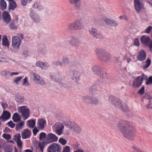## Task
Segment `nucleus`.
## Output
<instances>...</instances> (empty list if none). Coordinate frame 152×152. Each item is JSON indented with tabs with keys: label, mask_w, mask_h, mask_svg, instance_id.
<instances>
[{
	"label": "nucleus",
	"mask_w": 152,
	"mask_h": 152,
	"mask_svg": "<svg viewBox=\"0 0 152 152\" xmlns=\"http://www.w3.org/2000/svg\"><path fill=\"white\" fill-rule=\"evenodd\" d=\"M98 86L97 85H94L90 89V91L92 92H95L98 90Z\"/></svg>",
	"instance_id": "58836bf2"
},
{
	"label": "nucleus",
	"mask_w": 152,
	"mask_h": 152,
	"mask_svg": "<svg viewBox=\"0 0 152 152\" xmlns=\"http://www.w3.org/2000/svg\"><path fill=\"white\" fill-rule=\"evenodd\" d=\"M2 44L4 46H8L9 43L8 41V40L6 36H4L3 37L2 39Z\"/></svg>",
	"instance_id": "7c9ffc66"
},
{
	"label": "nucleus",
	"mask_w": 152,
	"mask_h": 152,
	"mask_svg": "<svg viewBox=\"0 0 152 152\" xmlns=\"http://www.w3.org/2000/svg\"><path fill=\"white\" fill-rule=\"evenodd\" d=\"M134 44L135 45L137 46H139V45L140 42L139 41V39L138 38H136L135 39L134 41Z\"/></svg>",
	"instance_id": "e2e57ef3"
},
{
	"label": "nucleus",
	"mask_w": 152,
	"mask_h": 152,
	"mask_svg": "<svg viewBox=\"0 0 152 152\" xmlns=\"http://www.w3.org/2000/svg\"><path fill=\"white\" fill-rule=\"evenodd\" d=\"M24 122L23 121H21L20 123L17 124L16 125L15 129L16 130H19L23 128Z\"/></svg>",
	"instance_id": "c9c22d12"
},
{
	"label": "nucleus",
	"mask_w": 152,
	"mask_h": 152,
	"mask_svg": "<svg viewBox=\"0 0 152 152\" xmlns=\"http://www.w3.org/2000/svg\"><path fill=\"white\" fill-rule=\"evenodd\" d=\"M9 60L4 57L0 56V62H8Z\"/></svg>",
	"instance_id": "49530a36"
},
{
	"label": "nucleus",
	"mask_w": 152,
	"mask_h": 152,
	"mask_svg": "<svg viewBox=\"0 0 152 152\" xmlns=\"http://www.w3.org/2000/svg\"><path fill=\"white\" fill-rule=\"evenodd\" d=\"M12 45L15 49L18 48L21 43L20 38L17 36L13 37L12 38Z\"/></svg>",
	"instance_id": "9b49d317"
},
{
	"label": "nucleus",
	"mask_w": 152,
	"mask_h": 152,
	"mask_svg": "<svg viewBox=\"0 0 152 152\" xmlns=\"http://www.w3.org/2000/svg\"><path fill=\"white\" fill-rule=\"evenodd\" d=\"M5 150L6 152H12V149L10 147L6 146L5 148Z\"/></svg>",
	"instance_id": "680f3d73"
},
{
	"label": "nucleus",
	"mask_w": 152,
	"mask_h": 152,
	"mask_svg": "<svg viewBox=\"0 0 152 152\" xmlns=\"http://www.w3.org/2000/svg\"><path fill=\"white\" fill-rule=\"evenodd\" d=\"M34 80L36 83L42 85L45 84L44 80L37 74L34 73Z\"/></svg>",
	"instance_id": "dca6fc26"
},
{
	"label": "nucleus",
	"mask_w": 152,
	"mask_h": 152,
	"mask_svg": "<svg viewBox=\"0 0 152 152\" xmlns=\"http://www.w3.org/2000/svg\"><path fill=\"white\" fill-rule=\"evenodd\" d=\"M22 77H17L14 80V82L16 84H18V82L22 78Z\"/></svg>",
	"instance_id": "5fc2aeb1"
},
{
	"label": "nucleus",
	"mask_w": 152,
	"mask_h": 152,
	"mask_svg": "<svg viewBox=\"0 0 152 152\" xmlns=\"http://www.w3.org/2000/svg\"><path fill=\"white\" fill-rule=\"evenodd\" d=\"M69 44L72 46L77 47L80 46L81 44L80 41L77 37H72L69 41Z\"/></svg>",
	"instance_id": "ddd939ff"
},
{
	"label": "nucleus",
	"mask_w": 152,
	"mask_h": 152,
	"mask_svg": "<svg viewBox=\"0 0 152 152\" xmlns=\"http://www.w3.org/2000/svg\"><path fill=\"white\" fill-rule=\"evenodd\" d=\"M28 77H26L23 80V82L22 83V84L23 85H25L27 86H28L30 85V84L27 81Z\"/></svg>",
	"instance_id": "c03bdc74"
},
{
	"label": "nucleus",
	"mask_w": 152,
	"mask_h": 152,
	"mask_svg": "<svg viewBox=\"0 0 152 152\" xmlns=\"http://www.w3.org/2000/svg\"><path fill=\"white\" fill-rule=\"evenodd\" d=\"M12 119L13 121L15 122H18L20 120V117L17 113H15L14 114L12 117Z\"/></svg>",
	"instance_id": "72a5a7b5"
},
{
	"label": "nucleus",
	"mask_w": 152,
	"mask_h": 152,
	"mask_svg": "<svg viewBox=\"0 0 152 152\" xmlns=\"http://www.w3.org/2000/svg\"><path fill=\"white\" fill-rule=\"evenodd\" d=\"M70 148L69 146H66L64 149L63 152H70Z\"/></svg>",
	"instance_id": "bf43d9fd"
},
{
	"label": "nucleus",
	"mask_w": 152,
	"mask_h": 152,
	"mask_svg": "<svg viewBox=\"0 0 152 152\" xmlns=\"http://www.w3.org/2000/svg\"><path fill=\"white\" fill-rule=\"evenodd\" d=\"M53 64H54V65H55V66H58L59 65H60V66L62 64L61 62L57 61L54 62L53 63Z\"/></svg>",
	"instance_id": "774afa93"
},
{
	"label": "nucleus",
	"mask_w": 152,
	"mask_h": 152,
	"mask_svg": "<svg viewBox=\"0 0 152 152\" xmlns=\"http://www.w3.org/2000/svg\"><path fill=\"white\" fill-rule=\"evenodd\" d=\"M50 142L47 141V140H45L44 141L40 142L38 145L39 147L42 152H43V149L45 146L48 144H49Z\"/></svg>",
	"instance_id": "c85d7f7f"
},
{
	"label": "nucleus",
	"mask_w": 152,
	"mask_h": 152,
	"mask_svg": "<svg viewBox=\"0 0 152 152\" xmlns=\"http://www.w3.org/2000/svg\"><path fill=\"white\" fill-rule=\"evenodd\" d=\"M88 31L91 35L97 39H101L103 38L102 33L95 28L92 27L89 29Z\"/></svg>",
	"instance_id": "6e6552de"
},
{
	"label": "nucleus",
	"mask_w": 152,
	"mask_h": 152,
	"mask_svg": "<svg viewBox=\"0 0 152 152\" xmlns=\"http://www.w3.org/2000/svg\"><path fill=\"white\" fill-rule=\"evenodd\" d=\"M64 128V126L61 124H59L57 125L56 129V133L58 135L63 133V130Z\"/></svg>",
	"instance_id": "4be33fe9"
},
{
	"label": "nucleus",
	"mask_w": 152,
	"mask_h": 152,
	"mask_svg": "<svg viewBox=\"0 0 152 152\" xmlns=\"http://www.w3.org/2000/svg\"><path fill=\"white\" fill-rule=\"evenodd\" d=\"M48 137L46 139V140H47L48 142H50V143L56 142L58 140V137L55 135L51 133L48 134Z\"/></svg>",
	"instance_id": "2eb2a0df"
},
{
	"label": "nucleus",
	"mask_w": 152,
	"mask_h": 152,
	"mask_svg": "<svg viewBox=\"0 0 152 152\" xmlns=\"http://www.w3.org/2000/svg\"><path fill=\"white\" fill-rule=\"evenodd\" d=\"M79 0H69V2L72 4L76 5Z\"/></svg>",
	"instance_id": "13d9d810"
},
{
	"label": "nucleus",
	"mask_w": 152,
	"mask_h": 152,
	"mask_svg": "<svg viewBox=\"0 0 152 152\" xmlns=\"http://www.w3.org/2000/svg\"><path fill=\"white\" fill-rule=\"evenodd\" d=\"M31 133V131L28 129H24L22 133V138L24 139L28 138L29 137Z\"/></svg>",
	"instance_id": "cd10ccee"
},
{
	"label": "nucleus",
	"mask_w": 152,
	"mask_h": 152,
	"mask_svg": "<svg viewBox=\"0 0 152 152\" xmlns=\"http://www.w3.org/2000/svg\"><path fill=\"white\" fill-rule=\"evenodd\" d=\"M46 134L43 132H41L39 134V138L40 140H42L45 139L46 137Z\"/></svg>",
	"instance_id": "37998d69"
},
{
	"label": "nucleus",
	"mask_w": 152,
	"mask_h": 152,
	"mask_svg": "<svg viewBox=\"0 0 152 152\" xmlns=\"http://www.w3.org/2000/svg\"><path fill=\"white\" fill-rule=\"evenodd\" d=\"M146 58V54L143 50L140 51L137 56V59L140 61H144Z\"/></svg>",
	"instance_id": "6ab92c4d"
},
{
	"label": "nucleus",
	"mask_w": 152,
	"mask_h": 152,
	"mask_svg": "<svg viewBox=\"0 0 152 152\" xmlns=\"http://www.w3.org/2000/svg\"><path fill=\"white\" fill-rule=\"evenodd\" d=\"M100 75H98L100 77L103 78H106L107 77V75L106 72H103L102 71L100 73Z\"/></svg>",
	"instance_id": "79ce46f5"
},
{
	"label": "nucleus",
	"mask_w": 152,
	"mask_h": 152,
	"mask_svg": "<svg viewBox=\"0 0 152 152\" xmlns=\"http://www.w3.org/2000/svg\"><path fill=\"white\" fill-rule=\"evenodd\" d=\"M61 148L56 143H54L48 148V152H61Z\"/></svg>",
	"instance_id": "1a4fd4ad"
},
{
	"label": "nucleus",
	"mask_w": 152,
	"mask_h": 152,
	"mask_svg": "<svg viewBox=\"0 0 152 152\" xmlns=\"http://www.w3.org/2000/svg\"><path fill=\"white\" fill-rule=\"evenodd\" d=\"M3 137L6 140H8L11 138V137L9 134H4L3 135Z\"/></svg>",
	"instance_id": "603ef678"
},
{
	"label": "nucleus",
	"mask_w": 152,
	"mask_h": 152,
	"mask_svg": "<svg viewBox=\"0 0 152 152\" xmlns=\"http://www.w3.org/2000/svg\"><path fill=\"white\" fill-rule=\"evenodd\" d=\"M9 1V10H14L17 7V4L13 0H8Z\"/></svg>",
	"instance_id": "a878e982"
},
{
	"label": "nucleus",
	"mask_w": 152,
	"mask_h": 152,
	"mask_svg": "<svg viewBox=\"0 0 152 152\" xmlns=\"http://www.w3.org/2000/svg\"><path fill=\"white\" fill-rule=\"evenodd\" d=\"M10 29L13 30H16L17 29V27L15 25V22L12 21L11 23L10 24Z\"/></svg>",
	"instance_id": "4c0bfd02"
},
{
	"label": "nucleus",
	"mask_w": 152,
	"mask_h": 152,
	"mask_svg": "<svg viewBox=\"0 0 152 152\" xmlns=\"http://www.w3.org/2000/svg\"><path fill=\"white\" fill-rule=\"evenodd\" d=\"M110 102L117 108L121 109L124 112H128L129 109L126 104L118 99L116 98L114 96H110L109 98Z\"/></svg>",
	"instance_id": "f03ea898"
},
{
	"label": "nucleus",
	"mask_w": 152,
	"mask_h": 152,
	"mask_svg": "<svg viewBox=\"0 0 152 152\" xmlns=\"http://www.w3.org/2000/svg\"><path fill=\"white\" fill-rule=\"evenodd\" d=\"M140 41L143 45L149 47L150 51L152 52V41L149 37L146 35L142 36Z\"/></svg>",
	"instance_id": "423d86ee"
},
{
	"label": "nucleus",
	"mask_w": 152,
	"mask_h": 152,
	"mask_svg": "<svg viewBox=\"0 0 152 152\" xmlns=\"http://www.w3.org/2000/svg\"><path fill=\"white\" fill-rule=\"evenodd\" d=\"M75 22L78 30L83 29L85 28L84 25L81 19H77Z\"/></svg>",
	"instance_id": "412c9836"
},
{
	"label": "nucleus",
	"mask_w": 152,
	"mask_h": 152,
	"mask_svg": "<svg viewBox=\"0 0 152 152\" xmlns=\"http://www.w3.org/2000/svg\"><path fill=\"white\" fill-rule=\"evenodd\" d=\"M118 127L123 136L131 140L134 139L135 132L133 126L128 121L121 120L118 123Z\"/></svg>",
	"instance_id": "f257e3e1"
},
{
	"label": "nucleus",
	"mask_w": 152,
	"mask_h": 152,
	"mask_svg": "<svg viewBox=\"0 0 152 152\" xmlns=\"http://www.w3.org/2000/svg\"><path fill=\"white\" fill-rule=\"evenodd\" d=\"M51 78L53 80L59 83L64 87L69 88L72 87V85L69 83H65L64 78H60V75L59 73H53L51 75Z\"/></svg>",
	"instance_id": "20e7f679"
},
{
	"label": "nucleus",
	"mask_w": 152,
	"mask_h": 152,
	"mask_svg": "<svg viewBox=\"0 0 152 152\" xmlns=\"http://www.w3.org/2000/svg\"><path fill=\"white\" fill-rule=\"evenodd\" d=\"M140 76V80H142V82L143 80H146L147 79V76L144 75V74H142V75Z\"/></svg>",
	"instance_id": "6e6d98bb"
},
{
	"label": "nucleus",
	"mask_w": 152,
	"mask_h": 152,
	"mask_svg": "<svg viewBox=\"0 0 152 152\" xmlns=\"http://www.w3.org/2000/svg\"><path fill=\"white\" fill-rule=\"evenodd\" d=\"M0 6L2 10H5L7 7L6 2L4 0H1L0 1Z\"/></svg>",
	"instance_id": "2f4dec72"
},
{
	"label": "nucleus",
	"mask_w": 152,
	"mask_h": 152,
	"mask_svg": "<svg viewBox=\"0 0 152 152\" xmlns=\"http://www.w3.org/2000/svg\"><path fill=\"white\" fill-rule=\"evenodd\" d=\"M145 90V87L144 86H143L139 90L138 93L141 94L142 95L144 94Z\"/></svg>",
	"instance_id": "3c124183"
},
{
	"label": "nucleus",
	"mask_w": 152,
	"mask_h": 152,
	"mask_svg": "<svg viewBox=\"0 0 152 152\" xmlns=\"http://www.w3.org/2000/svg\"><path fill=\"white\" fill-rule=\"evenodd\" d=\"M36 65L42 69H45L49 66V64L46 63H44L41 61H38L36 63Z\"/></svg>",
	"instance_id": "b1692460"
},
{
	"label": "nucleus",
	"mask_w": 152,
	"mask_h": 152,
	"mask_svg": "<svg viewBox=\"0 0 152 152\" xmlns=\"http://www.w3.org/2000/svg\"><path fill=\"white\" fill-rule=\"evenodd\" d=\"M38 123L40 128L41 129H43L44 127L46 121L44 119H41L39 120Z\"/></svg>",
	"instance_id": "c756f323"
},
{
	"label": "nucleus",
	"mask_w": 152,
	"mask_h": 152,
	"mask_svg": "<svg viewBox=\"0 0 152 152\" xmlns=\"http://www.w3.org/2000/svg\"><path fill=\"white\" fill-rule=\"evenodd\" d=\"M8 124L9 126L12 128H13L15 125V124L13 123L12 121H10L8 122Z\"/></svg>",
	"instance_id": "0e129e2a"
},
{
	"label": "nucleus",
	"mask_w": 152,
	"mask_h": 152,
	"mask_svg": "<svg viewBox=\"0 0 152 152\" xmlns=\"http://www.w3.org/2000/svg\"><path fill=\"white\" fill-rule=\"evenodd\" d=\"M30 16L32 19L35 22H39L40 20V18L39 15L36 13L32 12L30 14Z\"/></svg>",
	"instance_id": "bb28decb"
},
{
	"label": "nucleus",
	"mask_w": 152,
	"mask_h": 152,
	"mask_svg": "<svg viewBox=\"0 0 152 152\" xmlns=\"http://www.w3.org/2000/svg\"><path fill=\"white\" fill-rule=\"evenodd\" d=\"M28 2V0H21V3L22 5L25 6L26 5Z\"/></svg>",
	"instance_id": "69168bd1"
},
{
	"label": "nucleus",
	"mask_w": 152,
	"mask_h": 152,
	"mask_svg": "<svg viewBox=\"0 0 152 152\" xmlns=\"http://www.w3.org/2000/svg\"><path fill=\"white\" fill-rule=\"evenodd\" d=\"M132 149L134 152H140L139 149L135 146H133Z\"/></svg>",
	"instance_id": "338daca9"
},
{
	"label": "nucleus",
	"mask_w": 152,
	"mask_h": 152,
	"mask_svg": "<svg viewBox=\"0 0 152 152\" xmlns=\"http://www.w3.org/2000/svg\"><path fill=\"white\" fill-rule=\"evenodd\" d=\"M134 4L135 9L137 13H139L144 9V4L140 2V0H134Z\"/></svg>",
	"instance_id": "f8f14e48"
},
{
	"label": "nucleus",
	"mask_w": 152,
	"mask_h": 152,
	"mask_svg": "<svg viewBox=\"0 0 152 152\" xmlns=\"http://www.w3.org/2000/svg\"><path fill=\"white\" fill-rule=\"evenodd\" d=\"M142 80H140V76L136 78L134 81L132 85L134 87H138L140 86L142 83Z\"/></svg>",
	"instance_id": "5701e85b"
},
{
	"label": "nucleus",
	"mask_w": 152,
	"mask_h": 152,
	"mask_svg": "<svg viewBox=\"0 0 152 152\" xmlns=\"http://www.w3.org/2000/svg\"><path fill=\"white\" fill-rule=\"evenodd\" d=\"M147 98L149 100L151 104H152V96H144L142 99V101H144L145 99Z\"/></svg>",
	"instance_id": "a19ab883"
},
{
	"label": "nucleus",
	"mask_w": 152,
	"mask_h": 152,
	"mask_svg": "<svg viewBox=\"0 0 152 152\" xmlns=\"http://www.w3.org/2000/svg\"><path fill=\"white\" fill-rule=\"evenodd\" d=\"M95 52L97 58L99 60L106 62L110 59V55L102 49L97 48Z\"/></svg>",
	"instance_id": "7ed1b4c3"
},
{
	"label": "nucleus",
	"mask_w": 152,
	"mask_h": 152,
	"mask_svg": "<svg viewBox=\"0 0 152 152\" xmlns=\"http://www.w3.org/2000/svg\"><path fill=\"white\" fill-rule=\"evenodd\" d=\"M68 29L71 31H73V22L69 23L68 26Z\"/></svg>",
	"instance_id": "09e8293b"
},
{
	"label": "nucleus",
	"mask_w": 152,
	"mask_h": 152,
	"mask_svg": "<svg viewBox=\"0 0 152 152\" xmlns=\"http://www.w3.org/2000/svg\"><path fill=\"white\" fill-rule=\"evenodd\" d=\"M35 124V121L34 120H30L28 121L27 125L31 128H33Z\"/></svg>",
	"instance_id": "473e14b6"
},
{
	"label": "nucleus",
	"mask_w": 152,
	"mask_h": 152,
	"mask_svg": "<svg viewBox=\"0 0 152 152\" xmlns=\"http://www.w3.org/2000/svg\"><path fill=\"white\" fill-rule=\"evenodd\" d=\"M152 28V26H149L145 30V32L146 34H149Z\"/></svg>",
	"instance_id": "4d7b16f0"
},
{
	"label": "nucleus",
	"mask_w": 152,
	"mask_h": 152,
	"mask_svg": "<svg viewBox=\"0 0 152 152\" xmlns=\"http://www.w3.org/2000/svg\"><path fill=\"white\" fill-rule=\"evenodd\" d=\"M24 98L23 96H17L15 97L16 101L19 103H22L24 102Z\"/></svg>",
	"instance_id": "f704fd0d"
},
{
	"label": "nucleus",
	"mask_w": 152,
	"mask_h": 152,
	"mask_svg": "<svg viewBox=\"0 0 152 152\" xmlns=\"http://www.w3.org/2000/svg\"><path fill=\"white\" fill-rule=\"evenodd\" d=\"M70 75L72 79L76 83H77L80 80V73L78 71L73 70L71 72Z\"/></svg>",
	"instance_id": "9d476101"
},
{
	"label": "nucleus",
	"mask_w": 152,
	"mask_h": 152,
	"mask_svg": "<svg viewBox=\"0 0 152 152\" xmlns=\"http://www.w3.org/2000/svg\"><path fill=\"white\" fill-rule=\"evenodd\" d=\"M118 25V22L114 20H113L111 23V24L110 25L115 27L117 26Z\"/></svg>",
	"instance_id": "864d4df0"
},
{
	"label": "nucleus",
	"mask_w": 152,
	"mask_h": 152,
	"mask_svg": "<svg viewBox=\"0 0 152 152\" xmlns=\"http://www.w3.org/2000/svg\"><path fill=\"white\" fill-rule=\"evenodd\" d=\"M18 110L19 112L21 113L24 119L26 120L28 118L29 115L30 111L29 109L26 108V106L18 107Z\"/></svg>",
	"instance_id": "0eeeda50"
},
{
	"label": "nucleus",
	"mask_w": 152,
	"mask_h": 152,
	"mask_svg": "<svg viewBox=\"0 0 152 152\" xmlns=\"http://www.w3.org/2000/svg\"><path fill=\"white\" fill-rule=\"evenodd\" d=\"M103 20L106 24L110 25L111 24V23L113 20H111L110 18H108L106 17H104L103 18Z\"/></svg>",
	"instance_id": "e433bc0d"
},
{
	"label": "nucleus",
	"mask_w": 152,
	"mask_h": 152,
	"mask_svg": "<svg viewBox=\"0 0 152 152\" xmlns=\"http://www.w3.org/2000/svg\"><path fill=\"white\" fill-rule=\"evenodd\" d=\"M21 136L20 134H17L15 135L13 137V139L17 143V145L20 148H22V142L20 140Z\"/></svg>",
	"instance_id": "f3484780"
},
{
	"label": "nucleus",
	"mask_w": 152,
	"mask_h": 152,
	"mask_svg": "<svg viewBox=\"0 0 152 152\" xmlns=\"http://www.w3.org/2000/svg\"><path fill=\"white\" fill-rule=\"evenodd\" d=\"M84 101L92 104H96L99 102V100L94 96H88L84 100Z\"/></svg>",
	"instance_id": "4468645a"
},
{
	"label": "nucleus",
	"mask_w": 152,
	"mask_h": 152,
	"mask_svg": "<svg viewBox=\"0 0 152 152\" xmlns=\"http://www.w3.org/2000/svg\"><path fill=\"white\" fill-rule=\"evenodd\" d=\"M146 64L144 66V68L146 69L148 67L151 65V61L150 59H148L145 62Z\"/></svg>",
	"instance_id": "ea45409f"
},
{
	"label": "nucleus",
	"mask_w": 152,
	"mask_h": 152,
	"mask_svg": "<svg viewBox=\"0 0 152 152\" xmlns=\"http://www.w3.org/2000/svg\"><path fill=\"white\" fill-rule=\"evenodd\" d=\"M62 62L66 64H67L69 63V59L66 57H64L62 59Z\"/></svg>",
	"instance_id": "de8ad7c7"
},
{
	"label": "nucleus",
	"mask_w": 152,
	"mask_h": 152,
	"mask_svg": "<svg viewBox=\"0 0 152 152\" xmlns=\"http://www.w3.org/2000/svg\"><path fill=\"white\" fill-rule=\"evenodd\" d=\"M2 17L4 21L7 23H9L11 20V18L9 13L7 11L4 12Z\"/></svg>",
	"instance_id": "a211bd4d"
},
{
	"label": "nucleus",
	"mask_w": 152,
	"mask_h": 152,
	"mask_svg": "<svg viewBox=\"0 0 152 152\" xmlns=\"http://www.w3.org/2000/svg\"><path fill=\"white\" fill-rule=\"evenodd\" d=\"M10 116V114L7 111L3 112V114L0 117V120L2 121H4V120L8 119Z\"/></svg>",
	"instance_id": "393cba45"
},
{
	"label": "nucleus",
	"mask_w": 152,
	"mask_h": 152,
	"mask_svg": "<svg viewBox=\"0 0 152 152\" xmlns=\"http://www.w3.org/2000/svg\"><path fill=\"white\" fill-rule=\"evenodd\" d=\"M66 124L71 131L77 133H80L81 131V129L79 126L74 122L68 121Z\"/></svg>",
	"instance_id": "39448f33"
},
{
	"label": "nucleus",
	"mask_w": 152,
	"mask_h": 152,
	"mask_svg": "<svg viewBox=\"0 0 152 152\" xmlns=\"http://www.w3.org/2000/svg\"><path fill=\"white\" fill-rule=\"evenodd\" d=\"M92 70L94 74L97 75H100V73L102 71V68L101 66L95 65L93 66L92 68Z\"/></svg>",
	"instance_id": "aec40b11"
},
{
	"label": "nucleus",
	"mask_w": 152,
	"mask_h": 152,
	"mask_svg": "<svg viewBox=\"0 0 152 152\" xmlns=\"http://www.w3.org/2000/svg\"><path fill=\"white\" fill-rule=\"evenodd\" d=\"M59 142L62 145H65L67 141L63 138H60L59 140Z\"/></svg>",
	"instance_id": "a18cd8bd"
},
{
	"label": "nucleus",
	"mask_w": 152,
	"mask_h": 152,
	"mask_svg": "<svg viewBox=\"0 0 152 152\" xmlns=\"http://www.w3.org/2000/svg\"><path fill=\"white\" fill-rule=\"evenodd\" d=\"M120 19H123L124 20H128L129 19L128 17L126 15H120L119 17Z\"/></svg>",
	"instance_id": "052dcab7"
},
{
	"label": "nucleus",
	"mask_w": 152,
	"mask_h": 152,
	"mask_svg": "<svg viewBox=\"0 0 152 152\" xmlns=\"http://www.w3.org/2000/svg\"><path fill=\"white\" fill-rule=\"evenodd\" d=\"M152 83V77L150 76L149 77L148 80L146 82V85H151Z\"/></svg>",
	"instance_id": "8fccbe9b"
}]
</instances>
